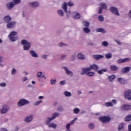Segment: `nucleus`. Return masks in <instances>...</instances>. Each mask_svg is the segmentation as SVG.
Here are the masks:
<instances>
[{
    "mask_svg": "<svg viewBox=\"0 0 131 131\" xmlns=\"http://www.w3.org/2000/svg\"><path fill=\"white\" fill-rule=\"evenodd\" d=\"M18 32L12 31L10 33V34L8 35V37H18Z\"/></svg>",
    "mask_w": 131,
    "mask_h": 131,
    "instance_id": "21",
    "label": "nucleus"
},
{
    "mask_svg": "<svg viewBox=\"0 0 131 131\" xmlns=\"http://www.w3.org/2000/svg\"><path fill=\"white\" fill-rule=\"evenodd\" d=\"M63 46H67V45H66L65 43L64 42H60L58 45V46L59 48H61V47H63Z\"/></svg>",
    "mask_w": 131,
    "mask_h": 131,
    "instance_id": "55",
    "label": "nucleus"
},
{
    "mask_svg": "<svg viewBox=\"0 0 131 131\" xmlns=\"http://www.w3.org/2000/svg\"><path fill=\"white\" fill-rule=\"evenodd\" d=\"M57 14L59 17H64V11L62 9L58 10Z\"/></svg>",
    "mask_w": 131,
    "mask_h": 131,
    "instance_id": "25",
    "label": "nucleus"
},
{
    "mask_svg": "<svg viewBox=\"0 0 131 131\" xmlns=\"http://www.w3.org/2000/svg\"><path fill=\"white\" fill-rule=\"evenodd\" d=\"M13 5L16 6L17 5H19L21 3V0H13Z\"/></svg>",
    "mask_w": 131,
    "mask_h": 131,
    "instance_id": "39",
    "label": "nucleus"
},
{
    "mask_svg": "<svg viewBox=\"0 0 131 131\" xmlns=\"http://www.w3.org/2000/svg\"><path fill=\"white\" fill-rule=\"evenodd\" d=\"M60 114L59 113L55 112L52 114V117H51L52 119H56L57 117H59Z\"/></svg>",
    "mask_w": 131,
    "mask_h": 131,
    "instance_id": "26",
    "label": "nucleus"
},
{
    "mask_svg": "<svg viewBox=\"0 0 131 131\" xmlns=\"http://www.w3.org/2000/svg\"><path fill=\"white\" fill-rule=\"evenodd\" d=\"M110 11L112 13V14L116 15V16H120L119 11H118V9H117V8L111 6L110 8Z\"/></svg>",
    "mask_w": 131,
    "mask_h": 131,
    "instance_id": "5",
    "label": "nucleus"
},
{
    "mask_svg": "<svg viewBox=\"0 0 131 131\" xmlns=\"http://www.w3.org/2000/svg\"><path fill=\"white\" fill-rule=\"evenodd\" d=\"M29 6L31 8H37V7H39V3L37 2H30L29 3Z\"/></svg>",
    "mask_w": 131,
    "mask_h": 131,
    "instance_id": "12",
    "label": "nucleus"
},
{
    "mask_svg": "<svg viewBox=\"0 0 131 131\" xmlns=\"http://www.w3.org/2000/svg\"><path fill=\"white\" fill-rule=\"evenodd\" d=\"M76 59V55L75 54H73L70 57V60L71 61H74Z\"/></svg>",
    "mask_w": 131,
    "mask_h": 131,
    "instance_id": "46",
    "label": "nucleus"
},
{
    "mask_svg": "<svg viewBox=\"0 0 131 131\" xmlns=\"http://www.w3.org/2000/svg\"><path fill=\"white\" fill-rule=\"evenodd\" d=\"M56 82H57V80L56 79H51L50 80L51 84H56Z\"/></svg>",
    "mask_w": 131,
    "mask_h": 131,
    "instance_id": "52",
    "label": "nucleus"
},
{
    "mask_svg": "<svg viewBox=\"0 0 131 131\" xmlns=\"http://www.w3.org/2000/svg\"><path fill=\"white\" fill-rule=\"evenodd\" d=\"M77 57L78 60H85V56L82 53H79L77 55Z\"/></svg>",
    "mask_w": 131,
    "mask_h": 131,
    "instance_id": "18",
    "label": "nucleus"
},
{
    "mask_svg": "<svg viewBox=\"0 0 131 131\" xmlns=\"http://www.w3.org/2000/svg\"><path fill=\"white\" fill-rule=\"evenodd\" d=\"M93 58L94 59V60H96L97 61L100 60V59H103L104 58V56L100 54H96V55H93Z\"/></svg>",
    "mask_w": 131,
    "mask_h": 131,
    "instance_id": "17",
    "label": "nucleus"
},
{
    "mask_svg": "<svg viewBox=\"0 0 131 131\" xmlns=\"http://www.w3.org/2000/svg\"><path fill=\"white\" fill-rule=\"evenodd\" d=\"M62 69H63L67 75L70 76V77H72L73 76V72L69 70L67 67H62Z\"/></svg>",
    "mask_w": 131,
    "mask_h": 131,
    "instance_id": "9",
    "label": "nucleus"
},
{
    "mask_svg": "<svg viewBox=\"0 0 131 131\" xmlns=\"http://www.w3.org/2000/svg\"><path fill=\"white\" fill-rule=\"evenodd\" d=\"M88 46L93 47V46H95V43H93V42H90L89 43H88Z\"/></svg>",
    "mask_w": 131,
    "mask_h": 131,
    "instance_id": "64",
    "label": "nucleus"
},
{
    "mask_svg": "<svg viewBox=\"0 0 131 131\" xmlns=\"http://www.w3.org/2000/svg\"><path fill=\"white\" fill-rule=\"evenodd\" d=\"M89 71H91V69L90 67L88 68H82V71L81 72V75H84V74H86Z\"/></svg>",
    "mask_w": 131,
    "mask_h": 131,
    "instance_id": "16",
    "label": "nucleus"
},
{
    "mask_svg": "<svg viewBox=\"0 0 131 131\" xmlns=\"http://www.w3.org/2000/svg\"><path fill=\"white\" fill-rule=\"evenodd\" d=\"M57 110L59 112H62V111L64 110V108H63V106L62 105H59L57 107Z\"/></svg>",
    "mask_w": 131,
    "mask_h": 131,
    "instance_id": "38",
    "label": "nucleus"
},
{
    "mask_svg": "<svg viewBox=\"0 0 131 131\" xmlns=\"http://www.w3.org/2000/svg\"><path fill=\"white\" fill-rule=\"evenodd\" d=\"M10 41H16V40H17L18 39V37H11L10 38H9Z\"/></svg>",
    "mask_w": 131,
    "mask_h": 131,
    "instance_id": "43",
    "label": "nucleus"
},
{
    "mask_svg": "<svg viewBox=\"0 0 131 131\" xmlns=\"http://www.w3.org/2000/svg\"><path fill=\"white\" fill-rule=\"evenodd\" d=\"M99 120L102 123H108V122H110L111 118L108 116H101L99 118Z\"/></svg>",
    "mask_w": 131,
    "mask_h": 131,
    "instance_id": "4",
    "label": "nucleus"
},
{
    "mask_svg": "<svg viewBox=\"0 0 131 131\" xmlns=\"http://www.w3.org/2000/svg\"><path fill=\"white\" fill-rule=\"evenodd\" d=\"M80 14L77 13L74 16V19H80Z\"/></svg>",
    "mask_w": 131,
    "mask_h": 131,
    "instance_id": "45",
    "label": "nucleus"
},
{
    "mask_svg": "<svg viewBox=\"0 0 131 131\" xmlns=\"http://www.w3.org/2000/svg\"><path fill=\"white\" fill-rule=\"evenodd\" d=\"M80 112V110H79V108L77 107H76L73 110V113H74V114H78V113H79Z\"/></svg>",
    "mask_w": 131,
    "mask_h": 131,
    "instance_id": "37",
    "label": "nucleus"
},
{
    "mask_svg": "<svg viewBox=\"0 0 131 131\" xmlns=\"http://www.w3.org/2000/svg\"><path fill=\"white\" fill-rule=\"evenodd\" d=\"M48 127H52V128H56L57 127V124L55 123L52 122L48 125Z\"/></svg>",
    "mask_w": 131,
    "mask_h": 131,
    "instance_id": "31",
    "label": "nucleus"
},
{
    "mask_svg": "<svg viewBox=\"0 0 131 131\" xmlns=\"http://www.w3.org/2000/svg\"><path fill=\"white\" fill-rule=\"evenodd\" d=\"M0 86H1L2 88H5V86H7V83L5 82L1 83H0Z\"/></svg>",
    "mask_w": 131,
    "mask_h": 131,
    "instance_id": "59",
    "label": "nucleus"
},
{
    "mask_svg": "<svg viewBox=\"0 0 131 131\" xmlns=\"http://www.w3.org/2000/svg\"><path fill=\"white\" fill-rule=\"evenodd\" d=\"M105 107H113V103L111 102H107L104 104Z\"/></svg>",
    "mask_w": 131,
    "mask_h": 131,
    "instance_id": "32",
    "label": "nucleus"
},
{
    "mask_svg": "<svg viewBox=\"0 0 131 131\" xmlns=\"http://www.w3.org/2000/svg\"><path fill=\"white\" fill-rule=\"evenodd\" d=\"M86 75L88 76H90V77L94 76V75H95V72H89L86 73Z\"/></svg>",
    "mask_w": 131,
    "mask_h": 131,
    "instance_id": "42",
    "label": "nucleus"
},
{
    "mask_svg": "<svg viewBox=\"0 0 131 131\" xmlns=\"http://www.w3.org/2000/svg\"><path fill=\"white\" fill-rule=\"evenodd\" d=\"M101 45L103 47H108V46H109V43H108V42H107V41H104L102 42Z\"/></svg>",
    "mask_w": 131,
    "mask_h": 131,
    "instance_id": "44",
    "label": "nucleus"
},
{
    "mask_svg": "<svg viewBox=\"0 0 131 131\" xmlns=\"http://www.w3.org/2000/svg\"><path fill=\"white\" fill-rule=\"evenodd\" d=\"M48 55H42L41 58H42V59H48Z\"/></svg>",
    "mask_w": 131,
    "mask_h": 131,
    "instance_id": "61",
    "label": "nucleus"
},
{
    "mask_svg": "<svg viewBox=\"0 0 131 131\" xmlns=\"http://www.w3.org/2000/svg\"><path fill=\"white\" fill-rule=\"evenodd\" d=\"M103 11V9L102 8H99L98 14H102V12Z\"/></svg>",
    "mask_w": 131,
    "mask_h": 131,
    "instance_id": "62",
    "label": "nucleus"
},
{
    "mask_svg": "<svg viewBox=\"0 0 131 131\" xmlns=\"http://www.w3.org/2000/svg\"><path fill=\"white\" fill-rule=\"evenodd\" d=\"M112 103H113L115 105L117 104V100L116 99H113L112 100Z\"/></svg>",
    "mask_w": 131,
    "mask_h": 131,
    "instance_id": "63",
    "label": "nucleus"
},
{
    "mask_svg": "<svg viewBox=\"0 0 131 131\" xmlns=\"http://www.w3.org/2000/svg\"><path fill=\"white\" fill-rule=\"evenodd\" d=\"M117 81L120 83V84H125L126 83L125 79L122 78H118L117 79Z\"/></svg>",
    "mask_w": 131,
    "mask_h": 131,
    "instance_id": "23",
    "label": "nucleus"
},
{
    "mask_svg": "<svg viewBox=\"0 0 131 131\" xmlns=\"http://www.w3.org/2000/svg\"><path fill=\"white\" fill-rule=\"evenodd\" d=\"M76 120H77V117L74 118V119L70 122V124H71V125L74 124V122H75Z\"/></svg>",
    "mask_w": 131,
    "mask_h": 131,
    "instance_id": "50",
    "label": "nucleus"
},
{
    "mask_svg": "<svg viewBox=\"0 0 131 131\" xmlns=\"http://www.w3.org/2000/svg\"><path fill=\"white\" fill-rule=\"evenodd\" d=\"M105 57L106 59H111L112 58V53H108L105 55Z\"/></svg>",
    "mask_w": 131,
    "mask_h": 131,
    "instance_id": "35",
    "label": "nucleus"
},
{
    "mask_svg": "<svg viewBox=\"0 0 131 131\" xmlns=\"http://www.w3.org/2000/svg\"><path fill=\"white\" fill-rule=\"evenodd\" d=\"M98 19L99 20V21H100V22H104V16H103V15H100L98 16Z\"/></svg>",
    "mask_w": 131,
    "mask_h": 131,
    "instance_id": "40",
    "label": "nucleus"
},
{
    "mask_svg": "<svg viewBox=\"0 0 131 131\" xmlns=\"http://www.w3.org/2000/svg\"><path fill=\"white\" fill-rule=\"evenodd\" d=\"M100 8L101 9H104V10H107V5L105 3H100Z\"/></svg>",
    "mask_w": 131,
    "mask_h": 131,
    "instance_id": "33",
    "label": "nucleus"
},
{
    "mask_svg": "<svg viewBox=\"0 0 131 131\" xmlns=\"http://www.w3.org/2000/svg\"><path fill=\"white\" fill-rule=\"evenodd\" d=\"M53 120V118L50 117H48L45 119V124L46 125H49L50 123H51V121H52Z\"/></svg>",
    "mask_w": 131,
    "mask_h": 131,
    "instance_id": "22",
    "label": "nucleus"
},
{
    "mask_svg": "<svg viewBox=\"0 0 131 131\" xmlns=\"http://www.w3.org/2000/svg\"><path fill=\"white\" fill-rule=\"evenodd\" d=\"M131 120V115H128L125 119V121H130Z\"/></svg>",
    "mask_w": 131,
    "mask_h": 131,
    "instance_id": "41",
    "label": "nucleus"
},
{
    "mask_svg": "<svg viewBox=\"0 0 131 131\" xmlns=\"http://www.w3.org/2000/svg\"><path fill=\"white\" fill-rule=\"evenodd\" d=\"M89 68L90 69V71H91L92 69H93V70H94V71H97V73L100 75H102L103 72H107L108 71V68H105L99 70V69H100V67H99L98 65H97L96 64L90 65Z\"/></svg>",
    "mask_w": 131,
    "mask_h": 131,
    "instance_id": "1",
    "label": "nucleus"
},
{
    "mask_svg": "<svg viewBox=\"0 0 131 131\" xmlns=\"http://www.w3.org/2000/svg\"><path fill=\"white\" fill-rule=\"evenodd\" d=\"M42 75V72H39L37 73V77L40 78Z\"/></svg>",
    "mask_w": 131,
    "mask_h": 131,
    "instance_id": "56",
    "label": "nucleus"
},
{
    "mask_svg": "<svg viewBox=\"0 0 131 131\" xmlns=\"http://www.w3.org/2000/svg\"><path fill=\"white\" fill-rule=\"evenodd\" d=\"M10 110V107H9V105L5 104L4 105L1 110V114H6L8 113V111Z\"/></svg>",
    "mask_w": 131,
    "mask_h": 131,
    "instance_id": "6",
    "label": "nucleus"
},
{
    "mask_svg": "<svg viewBox=\"0 0 131 131\" xmlns=\"http://www.w3.org/2000/svg\"><path fill=\"white\" fill-rule=\"evenodd\" d=\"M32 119H33V115H30L29 116L26 117L24 119V121L25 122L29 123V122H31V121H32Z\"/></svg>",
    "mask_w": 131,
    "mask_h": 131,
    "instance_id": "15",
    "label": "nucleus"
},
{
    "mask_svg": "<svg viewBox=\"0 0 131 131\" xmlns=\"http://www.w3.org/2000/svg\"><path fill=\"white\" fill-rule=\"evenodd\" d=\"M114 41L115 42H117L119 46H122V43L119 40L115 39Z\"/></svg>",
    "mask_w": 131,
    "mask_h": 131,
    "instance_id": "53",
    "label": "nucleus"
},
{
    "mask_svg": "<svg viewBox=\"0 0 131 131\" xmlns=\"http://www.w3.org/2000/svg\"><path fill=\"white\" fill-rule=\"evenodd\" d=\"M117 63L118 64H121V63H123V59L122 58H120L117 61Z\"/></svg>",
    "mask_w": 131,
    "mask_h": 131,
    "instance_id": "54",
    "label": "nucleus"
},
{
    "mask_svg": "<svg viewBox=\"0 0 131 131\" xmlns=\"http://www.w3.org/2000/svg\"><path fill=\"white\" fill-rule=\"evenodd\" d=\"M82 23L84 27H90V24L89 21L84 20V21H83Z\"/></svg>",
    "mask_w": 131,
    "mask_h": 131,
    "instance_id": "30",
    "label": "nucleus"
},
{
    "mask_svg": "<svg viewBox=\"0 0 131 131\" xmlns=\"http://www.w3.org/2000/svg\"><path fill=\"white\" fill-rule=\"evenodd\" d=\"M130 61V58H125L123 59V63H126L127 62H129Z\"/></svg>",
    "mask_w": 131,
    "mask_h": 131,
    "instance_id": "48",
    "label": "nucleus"
},
{
    "mask_svg": "<svg viewBox=\"0 0 131 131\" xmlns=\"http://www.w3.org/2000/svg\"><path fill=\"white\" fill-rule=\"evenodd\" d=\"M115 77L116 76L114 75L108 76L107 77V79L109 80V81H110V82H112V81H113V80L115 79Z\"/></svg>",
    "mask_w": 131,
    "mask_h": 131,
    "instance_id": "27",
    "label": "nucleus"
},
{
    "mask_svg": "<svg viewBox=\"0 0 131 131\" xmlns=\"http://www.w3.org/2000/svg\"><path fill=\"white\" fill-rule=\"evenodd\" d=\"M96 32H101V33L105 34L107 31H106V29H103L102 28H99L98 29H96Z\"/></svg>",
    "mask_w": 131,
    "mask_h": 131,
    "instance_id": "24",
    "label": "nucleus"
},
{
    "mask_svg": "<svg viewBox=\"0 0 131 131\" xmlns=\"http://www.w3.org/2000/svg\"><path fill=\"white\" fill-rule=\"evenodd\" d=\"M82 30L84 33H90L91 32V29L89 27H84Z\"/></svg>",
    "mask_w": 131,
    "mask_h": 131,
    "instance_id": "28",
    "label": "nucleus"
},
{
    "mask_svg": "<svg viewBox=\"0 0 131 131\" xmlns=\"http://www.w3.org/2000/svg\"><path fill=\"white\" fill-rule=\"evenodd\" d=\"M67 57V55L65 54H63L61 56L60 59L61 60H64V59H66V57Z\"/></svg>",
    "mask_w": 131,
    "mask_h": 131,
    "instance_id": "58",
    "label": "nucleus"
},
{
    "mask_svg": "<svg viewBox=\"0 0 131 131\" xmlns=\"http://www.w3.org/2000/svg\"><path fill=\"white\" fill-rule=\"evenodd\" d=\"M61 8L62 9H63V11L66 14L68 13V4L66 2H64L62 4Z\"/></svg>",
    "mask_w": 131,
    "mask_h": 131,
    "instance_id": "13",
    "label": "nucleus"
},
{
    "mask_svg": "<svg viewBox=\"0 0 131 131\" xmlns=\"http://www.w3.org/2000/svg\"><path fill=\"white\" fill-rule=\"evenodd\" d=\"M119 108L120 110L126 111L127 110H130V109L131 108V105L128 104H124L123 105H121Z\"/></svg>",
    "mask_w": 131,
    "mask_h": 131,
    "instance_id": "10",
    "label": "nucleus"
},
{
    "mask_svg": "<svg viewBox=\"0 0 131 131\" xmlns=\"http://www.w3.org/2000/svg\"><path fill=\"white\" fill-rule=\"evenodd\" d=\"M129 71H130V67H126L121 69V73H122V74H124V73H128Z\"/></svg>",
    "mask_w": 131,
    "mask_h": 131,
    "instance_id": "14",
    "label": "nucleus"
},
{
    "mask_svg": "<svg viewBox=\"0 0 131 131\" xmlns=\"http://www.w3.org/2000/svg\"><path fill=\"white\" fill-rule=\"evenodd\" d=\"M131 94V91L130 90H127L125 91L124 94V97L125 100H128V101H130L131 100V96L129 95Z\"/></svg>",
    "mask_w": 131,
    "mask_h": 131,
    "instance_id": "8",
    "label": "nucleus"
},
{
    "mask_svg": "<svg viewBox=\"0 0 131 131\" xmlns=\"http://www.w3.org/2000/svg\"><path fill=\"white\" fill-rule=\"evenodd\" d=\"M88 126L90 129H94L95 128V124H94V123H90Z\"/></svg>",
    "mask_w": 131,
    "mask_h": 131,
    "instance_id": "36",
    "label": "nucleus"
},
{
    "mask_svg": "<svg viewBox=\"0 0 131 131\" xmlns=\"http://www.w3.org/2000/svg\"><path fill=\"white\" fill-rule=\"evenodd\" d=\"M59 84H60L61 85H65V84H66V81H61L59 83Z\"/></svg>",
    "mask_w": 131,
    "mask_h": 131,
    "instance_id": "57",
    "label": "nucleus"
},
{
    "mask_svg": "<svg viewBox=\"0 0 131 131\" xmlns=\"http://www.w3.org/2000/svg\"><path fill=\"white\" fill-rule=\"evenodd\" d=\"M30 102L29 101L23 98L20 99L17 102V106L18 107H23V106H25V105H28Z\"/></svg>",
    "mask_w": 131,
    "mask_h": 131,
    "instance_id": "3",
    "label": "nucleus"
},
{
    "mask_svg": "<svg viewBox=\"0 0 131 131\" xmlns=\"http://www.w3.org/2000/svg\"><path fill=\"white\" fill-rule=\"evenodd\" d=\"M41 103H42V100H39V101H36L34 103V106H38V105H39V104H41Z\"/></svg>",
    "mask_w": 131,
    "mask_h": 131,
    "instance_id": "47",
    "label": "nucleus"
},
{
    "mask_svg": "<svg viewBox=\"0 0 131 131\" xmlns=\"http://www.w3.org/2000/svg\"><path fill=\"white\" fill-rule=\"evenodd\" d=\"M21 43L23 45L24 51H29L31 47V43L28 42L27 40L23 39L21 40Z\"/></svg>",
    "mask_w": 131,
    "mask_h": 131,
    "instance_id": "2",
    "label": "nucleus"
},
{
    "mask_svg": "<svg viewBox=\"0 0 131 131\" xmlns=\"http://www.w3.org/2000/svg\"><path fill=\"white\" fill-rule=\"evenodd\" d=\"M16 25H17V22L15 21H9V23H7L6 27L8 29H11V28H14V27H15Z\"/></svg>",
    "mask_w": 131,
    "mask_h": 131,
    "instance_id": "7",
    "label": "nucleus"
},
{
    "mask_svg": "<svg viewBox=\"0 0 131 131\" xmlns=\"http://www.w3.org/2000/svg\"><path fill=\"white\" fill-rule=\"evenodd\" d=\"M68 5L69 7H73L74 6V4L73 3H71V1H70L68 2Z\"/></svg>",
    "mask_w": 131,
    "mask_h": 131,
    "instance_id": "60",
    "label": "nucleus"
},
{
    "mask_svg": "<svg viewBox=\"0 0 131 131\" xmlns=\"http://www.w3.org/2000/svg\"><path fill=\"white\" fill-rule=\"evenodd\" d=\"M63 95H64L66 97H71V96H72V95L71 94V93L68 91H65L63 93Z\"/></svg>",
    "mask_w": 131,
    "mask_h": 131,
    "instance_id": "34",
    "label": "nucleus"
},
{
    "mask_svg": "<svg viewBox=\"0 0 131 131\" xmlns=\"http://www.w3.org/2000/svg\"><path fill=\"white\" fill-rule=\"evenodd\" d=\"M6 7L7 10H12L15 7V5L13 2H10L6 4Z\"/></svg>",
    "mask_w": 131,
    "mask_h": 131,
    "instance_id": "11",
    "label": "nucleus"
},
{
    "mask_svg": "<svg viewBox=\"0 0 131 131\" xmlns=\"http://www.w3.org/2000/svg\"><path fill=\"white\" fill-rule=\"evenodd\" d=\"M16 73H17V71L16 70V69H12L11 71V75H15Z\"/></svg>",
    "mask_w": 131,
    "mask_h": 131,
    "instance_id": "49",
    "label": "nucleus"
},
{
    "mask_svg": "<svg viewBox=\"0 0 131 131\" xmlns=\"http://www.w3.org/2000/svg\"><path fill=\"white\" fill-rule=\"evenodd\" d=\"M123 128V123H121L118 126V130H121Z\"/></svg>",
    "mask_w": 131,
    "mask_h": 131,
    "instance_id": "51",
    "label": "nucleus"
},
{
    "mask_svg": "<svg viewBox=\"0 0 131 131\" xmlns=\"http://www.w3.org/2000/svg\"><path fill=\"white\" fill-rule=\"evenodd\" d=\"M29 53L30 55H31V57L33 58H37L38 57V54H37L34 50H30Z\"/></svg>",
    "mask_w": 131,
    "mask_h": 131,
    "instance_id": "20",
    "label": "nucleus"
},
{
    "mask_svg": "<svg viewBox=\"0 0 131 131\" xmlns=\"http://www.w3.org/2000/svg\"><path fill=\"white\" fill-rule=\"evenodd\" d=\"M3 20L5 23H8L12 21V17L10 15H7L4 17Z\"/></svg>",
    "mask_w": 131,
    "mask_h": 131,
    "instance_id": "19",
    "label": "nucleus"
},
{
    "mask_svg": "<svg viewBox=\"0 0 131 131\" xmlns=\"http://www.w3.org/2000/svg\"><path fill=\"white\" fill-rule=\"evenodd\" d=\"M110 69L112 71H117L118 70V67L114 65H112L110 66Z\"/></svg>",
    "mask_w": 131,
    "mask_h": 131,
    "instance_id": "29",
    "label": "nucleus"
}]
</instances>
